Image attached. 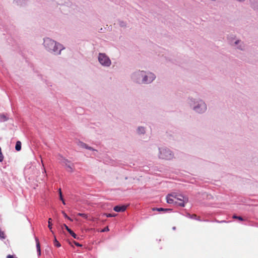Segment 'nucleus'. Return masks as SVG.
<instances>
[{"label": "nucleus", "instance_id": "393cba45", "mask_svg": "<svg viewBox=\"0 0 258 258\" xmlns=\"http://www.w3.org/2000/svg\"><path fill=\"white\" fill-rule=\"evenodd\" d=\"M74 244H75L76 246H79V247H81V246H82V245H81V244L79 243H78V242H77L74 241Z\"/></svg>", "mask_w": 258, "mask_h": 258}, {"label": "nucleus", "instance_id": "412c9836", "mask_svg": "<svg viewBox=\"0 0 258 258\" xmlns=\"http://www.w3.org/2000/svg\"><path fill=\"white\" fill-rule=\"evenodd\" d=\"M138 131L139 133L143 134L145 133V128L143 127H140L138 128Z\"/></svg>", "mask_w": 258, "mask_h": 258}, {"label": "nucleus", "instance_id": "4468645a", "mask_svg": "<svg viewBox=\"0 0 258 258\" xmlns=\"http://www.w3.org/2000/svg\"><path fill=\"white\" fill-rule=\"evenodd\" d=\"M153 211H159V212H161V211H169V210H170V209H164V208H153Z\"/></svg>", "mask_w": 258, "mask_h": 258}, {"label": "nucleus", "instance_id": "6e6552de", "mask_svg": "<svg viewBox=\"0 0 258 258\" xmlns=\"http://www.w3.org/2000/svg\"><path fill=\"white\" fill-rule=\"evenodd\" d=\"M126 209V206L124 205L122 206H116L113 208V210L117 212H124Z\"/></svg>", "mask_w": 258, "mask_h": 258}, {"label": "nucleus", "instance_id": "5701e85b", "mask_svg": "<svg viewBox=\"0 0 258 258\" xmlns=\"http://www.w3.org/2000/svg\"><path fill=\"white\" fill-rule=\"evenodd\" d=\"M78 215L80 216L83 217H84L85 218H87V215L85 214H84V213H79Z\"/></svg>", "mask_w": 258, "mask_h": 258}, {"label": "nucleus", "instance_id": "4be33fe9", "mask_svg": "<svg viewBox=\"0 0 258 258\" xmlns=\"http://www.w3.org/2000/svg\"><path fill=\"white\" fill-rule=\"evenodd\" d=\"M107 217H112L116 216V214H104Z\"/></svg>", "mask_w": 258, "mask_h": 258}, {"label": "nucleus", "instance_id": "a211bd4d", "mask_svg": "<svg viewBox=\"0 0 258 258\" xmlns=\"http://www.w3.org/2000/svg\"><path fill=\"white\" fill-rule=\"evenodd\" d=\"M81 146L82 147L86 148V149H88L89 150H92V149L91 147H88L86 144L83 143H81Z\"/></svg>", "mask_w": 258, "mask_h": 258}, {"label": "nucleus", "instance_id": "aec40b11", "mask_svg": "<svg viewBox=\"0 0 258 258\" xmlns=\"http://www.w3.org/2000/svg\"><path fill=\"white\" fill-rule=\"evenodd\" d=\"M4 157L2 152V149L0 147V162H2L4 160Z\"/></svg>", "mask_w": 258, "mask_h": 258}, {"label": "nucleus", "instance_id": "f03ea898", "mask_svg": "<svg viewBox=\"0 0 258 258\" xmlns=\"http://www.w3.org/2000/svg\"><path fill=\"white\" fill-rule=\"evenodd\" d=\"M174 199H175V204L182 207H184L185 204L188 202L187 197L176 193H175Z\"/></svg>", "mask_w": 258, "mask_h": 258}, {"label": "nucleus", "instance_id": "b1692460", "mask_svg": "<svg viewBox=\"0 0 258 258\" xmlns=\"http://www.w3.org/2000/svg\"><path fill=\"white\" fill-rule=\"evenodd\" d=\"M109 231V228L108 227L104 228L103 229L101 230V232H106Z\"/></svg>", "mask_w": 258, "mask_h": 258}, {"label": "nucleus", "instance_id": "a878e982", "mask_svg": "<svg viewBox=\"0 0 258 258\" xmlns=\"http://www.w3.org/2000/svg\"><path fill=\"white\" fill-rule=\"evenodd\" d=\"M7 258H18L17 257H15L13 255L9 254L7 256Z\"/></svg>", "mask_w": 258, "mask_h": 258}, {"label": "nucleus", "instance_id": "7ed1b4c3", "mask_svg": "<svg viewBox=\"0 0 258 258\" xmlns=\"http://www.w3.org/2000/svg\"><path fill=\"white\" fill-rule=\"evenodd\" d=\"M160 154L159 157L160 158L165 160L171 159L173 155L171 152L167 148H161L159 149Z\"/></svg>", "mask_w": 258, "mask_h": 258}, {"label": "nucleus", "instance_id": "9b49d317", "mask_svg": "<svg viewBox=\"0 0 258 258\" xmlns=\"http://www.w3.org/2000/svg\"><path fill=\"white\" fill-rule=\"evenodd\" d=\"M35 240L36 242V247H37V251L38 253V255H40V254H41L40 244V243H39L38 238L35 237Z\"/></svg>", "mask_w": 258, "mask_h": 258}, {"label": "nucleus", "instance_id": "423d86ee", "mask_svg": "<svg viewBox=\"0 0 258 258\" xmlns=\"http://www.w3.org/2000/svg\"><path fill=\"white\" fill-rule=\"evenodd\" d=\"M141 75L142 77L144 76L143 82L146 83H149L152 82L155 78L154 75L152 73L149 74L148 76H144L143 72H141Z\"/></svg>", "mask_w": 258, "mask_h": 258}, {"label": "nucleus", "instance_id": "6ab92c4d", "mask_svg": "<svg viewBox=\"0 0 258 258\" xmlns=\"http://www.w3.org/2000/svg\"><path fill=\"white\" fill-rule=\"evenodd\" d=\"M233 219H238L240 221H243V219L242 217H240V216H236V215H233Z\"/></svg>", "mask_w": 258, "mask_h": 258}, {"label": "nucleus", "instance_id": "dca6fc26", "mask_svg": "<svg viewBox=\"0 0 258 258\" xmlns=\"http://www.w3.org/2000/svg\"><path fill=\"white\" fill-rule=\"evenodd\" d=\"M59 198H60V200L62 201V203L63 205H65L66 203H65V202L62 198V192L61 191V189L60 188L59 189Z\"/></svg>", "mask_w": 258, "mask_h": 258}, {"label": "nucleus", "instance_id": "cd10ccee", "mask_svg": "<svg viewBox=\"0 0 258 258\" xmlns=\"http://www.w3.org/2000/svg\"><path fill=\"white\" fill-rule=\"evenodd\" d=\"M67 219H69V220L71 221H72V219H71L69 217V218H67Z\"/></svg>", "mask_w": 258, "mask_h": 258}, {"label": "nucleus", "instance_id": "1a4fd4ad", "mask_svg": "<svg viewBox=\"0 0 258 258\" xmlns=\"http://www.w3.org/2000/svg\"><path fill=\"white\" fill-rule=\"evenodd\" d=\"M62 226L66 228V229L69 232V233L74 238H76V239L78 238V237H77V235L71 229H70L67 225H66L65 224H63Z\"/></svg>", "mask_w": 258, "mask_h": 258}, {"label": "nucleus", "instance_id": "f3484780", "mask_svg": "<svg viewBox=\"0 0 258 258\" xmlns=\"http://www.w3.org/2000/svg\"><path fill=\"white\" fill-rule=\"evenodd\" d=\"M53 243L54 245L57 247H59L61 246L60 243L57 240L55 237L54 238Z\"/></svg>", "mask_w": 258, "mask_h": 258}, {"label": "nucleus", "instance_id": "ddd939ff", "mask_svg": "<svg viewBox=\"0 0 258 258\" xmlns=\"http://www.w3.org/2000/svg\"><path fill=\"white\" fill-rule=\"evenodd\" d=\"M15 149L17 151H19L21 149V143L20 141H18L16 142Z\"/></svg>", "mask_w": 258, "mask_h": 258}, {"label": "nucleus", "instance_id": "f257e3e1", "mask_svg": "<svg viewBox=\"0 0 258 258\" xmlns=\"http://www.w3.org/2000/svg\"><path fill=\"white\" fill-rule=\"evenodd\" d=\"M44 44L48 51L53 52L55 54H59L62 49V46L60 44L48 38L44 40Z\"/></svg>", "mask_w": 258, "mask_h": 258}, {"label": "nucleus", "instance_id": "bb28decb", "mask_svg": "<svg viewBox=\"0 0 258 258\" xmlns=\"http://www.w3.org/2000/svg\"><path fill=\"white\" fill-rule=\"evenodd\" d=\"M62 213L66 218H69V217L68 216V215L66 214V213L62 211Z\"/></svg>", "mask_w": 258, "mask_h": 258}, {"label": "nucleus", "instance_id": "39448f33", "mask_svg": "<svg viewBox=\"0 0 258 258\" xmlns=\"http://www.w3.org/2000/svg\"><path fill=\"white\" fill-rule=\"evenodd\" d=\"M61 163L63 165L66 166L67 170L68 172H73L74 171L73 164L71 163V162L67 159H63L61 161Z\"/></svg>", "mask_w": 258, "mask_h": 258}, {"label": "nucleus", "instance_id": "20e7f679", "mask_svg": "<svg viewBox=\"0 0 258 258\" xmlns=\"http://www.w3.org/2000/svg\"><path fill=\"white\" fill-rule=\"evenodd\" d=\"M98 60L99 62L104 66L109 67L111 64V60L104 53H99Z\"/></svg>", "mask_w": 258, "mask_h": 258}, {"label": "nucleus", "instance_id": "9d476101", "mask_svg": "<svg viewBox=\"0 0 258 258\" xmlns=\"http://www.w3.org/2000/svg\"><path fill=\"white\" fill-rule=\"evenodd\" d=\"M200 107H201V110H198L199 107H195V110L199 112H201L204 111L206 109V105L204 103H202L200 104Z\"/></svg>", "mask_w": 258, "mask_h": 258}, {"label": "nucleus", "instance_id": "0eeeda50", "mask_svg": "<svg viewBox=\"0 0 258 258\" xmlns=\"http://www.w3.org/2000/svg\"><path fill=\"white\" fill-rule=\"evenodd\" d=\"M175 193L168 195L166 197L167 202L169 204L175 203V199H174Z\"/></svg>", "mask_w": 258, "mask_h": 258}, {"label": "nucleus", "instance_id": "2eb2a0df", "mask_svg": "<svg viewBox=\"0 0 258 258\" xmlns=\"http://www.w3.org/2000/svg\"><path fill=\"white\" fill-rule=\"evenodd\" d=\"M51 218H49L48 219V227L49 228V229H50V230L51 231V232L53 233V231L52 230V224L51 223Z\"/></svg>", "mask_w": 258, "mask_h": 258}, {"label": "nucleus", "instance_id": "c85d7f7f", "mask_svg": "<svg viewBox=\"0 0 258 258\" xmlns=\"http://www.w3.org/2000/svg\"><path fill=\"white\" fill-rule=\"evenodd\" d=\"M238 42V41H236L235 43V44H237Z\"/></svg>", "mask_w": 258, "mask_h": 258}, {"label": "nucleus", "instance_id": "f8f14e48", "mask_svg": "<svg viewBox=\"0 0 258 258\" xmlns=\"http://www.w3.org/2000/svg\"><path fill=\"white\" fill-rule=\"evenodd\" d=\"M187 216L191 219H196V220H197L199 221L201 220L200 217L199 216H197V215H196V214L190 215V214H188Z\"/></svg>", "mask_w": 258, "mask_h": 258}]
</instances>
